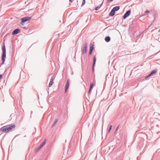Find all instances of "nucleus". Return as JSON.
<instances>
[{
  "mask_svg": "<svg viewBox=\"0 0 160 160\" xmlns=\"http://www.w3.org/2000/svg\"><path fill=\"white\" fill-rule=\"evenodd\" d=\"M15 127L14 124H10L2 127L0 128V130L3 132H8L14 128Z\"/></svg>",
  "mask_w": 160,
  "mask_h": 160,
  "instance_id": "obj_1",
  "label": "nucleus"
},
{
  "mask_svg": "<svg viewBox=\"0 0 160 160\" xmlns=\"http://www.w3.org/2000/svg\"><path fill=\"white\" fill-rule=\"evenodd\" d=\"M2 62L1 64V65H2L4 63L5 60V58L6 57V50L5 46L4 43L2 47Z\"/></svg>",
  "mask_w": 160,
  "mask_h": 160,
  "instance_id": "obj_2",
  "label": "nucleus"
},
{
  "mask_svg": "<svg viewBox=\"0 0 160 160\" xmlns=\"http://www.w3.org/2000/svg\"><path fill=\"white\" fill-rule=\"evenodd\" d=\"M32 17H26L23 18H22L21 19V21L20 22V24L21 25L23 24V23L26 22L30 20L31 19Z\"/></svg>",
  "mask_w": 160,
  "mask_h": 160,
  "instance_id": "obj_3",
  "label": "nucleus"
},
{
  "mask_svg": "<svg viewBox=\"0 0 160 160\" xmlns=\"http://www.w3.org/2000/svg\"><path fill=\"white\" fill-rule=\"evenodd\" d=\"M46 140H45L41 144V145L39 146V147L35 149V152H38L39 150L44 146V145L46 143Z\"/></svg>",
  "mask_w": 160,
  "mask_h": 160,
  "instance_id": "obj_4",
  "label": "nucleus"
},
{
  "mask_svg": "<svg viewBox=\"0 0 160 160\" xmlns=\"http://www.w3.org/2000/svg\"><path fill=\"white\" fill-rule=\"evenodd\" d=\"M87 44L86 43L84 44V48L82 51V54L86 53L87 52Z\"/></svg>",
  "mask_w": 160,
  "mask_h": 160,
  "instance_id": "obj_5",
  "label": "nucleus"
},
{
  "mask_svg": "<svg viewBox=\"0 0 160 160\" xmlns=\"http://www.w3.org/2000/svg\"><path fill=\"white\" fill-rule=\"evenodd\" d=\"M131 12V11L130 10L127 11L123 15V18L125 19L129 16Z\"/></svg>",
  "mask_w": 160,
  "mask_h": 160,
  "instance_id": "obj_6",
  "label": "nucleus"
},
{
  "mask_svg": "<svg viewBox=\"0 0 160 160\" xmlns=\"http://www.w3.org/2000/svg\"><path fill=\"white\" fill-rule=\"evenodd\" d=\"M69 80L68 79L66 83L65 86V92H66L67 91V90L69 87Z\"/></svg>",
  "mask_w": 160,
  "mask_h": 160,
  "instance_id": "obj_7",
  "label": "nucleus"
},
{
  "mask_svg": "<svg viewBox=\"0 0 160 160\" xmlns=\"http://www.w3.org/2000/svg\"><path fill=\"white\" fill-rule=\"evenodd\" d=\"M20 30L18 28H17L14 30L12 32V35H16L20 32Z\"/></svg>",
  "mask_w": 160,
  "mask_h": 160,
  "instance_id": "obj_8",
  "label": "nucleus"
},
{
  "mask_svg": "<svg viewBox=\"0 0 160 160\" xmlns=\"http://www.w3.org/2000/svg\"><path fill=\"white\" fill-rule=\"evenodd\" d=\"M96 61V58L94 56L93 57V63L92 64V71H93L94 70V65L95 63V62Z\"/></svg>",
  "mask_w": 160,
  "mask_h": 160,
  "instance_id": "obj_9",
  "label": "nucleus"
},
{
  "mask_svg": "<svg viewBox=\"0 0 160 160\" xmlns=\"http://www.w3.org/2000/svg\"><path fill=\"white\" fill-rule=\"evenodd\" d=\"M103 2H104V0H103V1H102V3L100 4L99 5H98V7H97L96 8H95V10H98L100 8V7L102 6V5H103Z\"/></svg>",
  "mask_w": 160,
  "mask_h": 160,
  "instance_id": "obj_10",
  "label": "nucleus"
},
{
  "mask_svg": "<svg viewBox=\"0 0 160 160\" xmlns=\"http://www.w3.org/2000/svg\"><path fill=\"white\" fill-rule=\"evenodd\" d=\"M115 11L112 9L110 13H109V15L110 16H113L115 14Z\"/></svg>",
  "mask_w": 160,
  "mask_h": 160,
  "instance_id": "obj_11",
  "label": "nucleus"
},
{
  "mask_svg": "<svg viewBox=\"0 0 160 160\" xmlns=\"http://www.w3.org/2000/svg\"><path fill=\"white\" fill-rule=\"evenodd\" d=\"M53 78H52L50 79V81L49 82V83L48 85L49 87H51L53 84Z\"/></svg>",
  "mask_w": 160,
  "mask_h": 160,
  "instance_id": "obj_12",
  "label": "nucleus"
},
{
  "mask_svg": "<svg viewBox=\"0 0 160 160\" xmlns=\"http://www.w3.org/2000/svg\"><path fill=\"white\" fill-rule=\"evenodd\" d=\"M111 40V38L109 36H107L105 38V40L106 42H109Z\"/></svg>",
  "mask_w": 160,
  "mask_h": 160,
  "instance_id": "obj_13",
  "label": "nucleus"
},
{
  "mask_svg": "<svg viewBox=\"0 0 160 160\" xmlns=\"http://www.w3.org/2000/svg\"><path fill=\"white\" fill-rule=\"evenodd\" d=\"M120 7L119 6H117L114 7L112 9L114 10V11H118Z\"/></svg>",
  "mask_w": 160,
  "mask_h": 160,
  "instance_id": "obj_14",
  "label": "nucleus"
},
{
  "mask_svg": "<svg viewBox=\"0 0 160 160\" xmlns=\"http://www.w3.org/2000/svg\"><path fill=\"white\" fill-rule=\"evenodd\" d=\"M90 49L91 50H93L94 49V45L93 44H91L90 45Z\"/></svg>",
  "mask_w": 160,
  "mask_h": 160,
  "instance_id": "obj_15",
  "label": "nucleus"
},
{
  "mask_svg": "<svg viewBox=\"0 0 160 160\" xmlns=\"http://www.w3.org/2000/svg\"><path fill=\"white\" fill-rule=\"evenodd\" d=\"M58 121V119H55V121H54L53 124L52 125V127H53L56 124V123Z\"/></svg>",
  "mask_w": 160,
  "mask_h": 160,
  "instance_id": "obj_16",
  "label": "nucleus"
},
{
  "mask_svg": "<svg viewBox=\"0 0 160 160\" xmlns=\"http://www.w3.org/2000/svg\"><path fill=\"white\" fill-rule=\"evenodd\" d=\"M157 72V70H154L152 71L150 73L151 74L150 75H152L153 74L155 73H156Z\"/></svg>",
  "mask_w": 160,
  "mask_h": 160,
  "instance_id": "obj_17",
  "label": "nucleus"
},
{
  "mask_svg": "<svg viewBox=\"0 0 160 160\" xmlns=\"http://www.w3.org/2000/svg\"><path fill=\"white\" fill-rule=\"evenodd\" d=\"M112 125H110V126L109 127L108 130V133H109L110 132L111 130L112 129Z\"/></svg>",
  "mask_w": 160,
  "mask_h": 160,
  "instance_id": "obj_18",
  "label": "nucleus"
},
{
  "mask_svg": "<svg viewBox=\"0 0 160 160\" xmlns=\"http://www.w3.org/2000/svg\"><path fill=\"white\" fill-rule=\"evenodd\" d=\"M93 86V83H90V89H92V88Z\"/></svg>",
  "mask_w": 160,
  "mask_h": 160,
  "instance_id": "obj_19",
  "label": "nucleus"
},
{
  "mask_svg": "<svg viewBox=\"0 0 160 160\" xmlns=\"http://www.w3.org/2000/svg\"><path fill=\"white\" fill-rule=\"evenodd\" d=\"M85 0H83L81 6H83L85 4Z\"/></svg>",
  "mask_w": 160,
  "mask_h": 160,
  "instance_id": "obj_20",
  "label": "nucleus"
},
{
  "mask_svg": "<svg viewBox=\"0 0 160 160\" xmlns=\"http://www.w3.org/2000/svg\"><path fill=\"white\" fill-rule=\"evenodd\" d=\"M151 74L150 73L149 75H148V76H146V77H145V78H148V77H149L150 76H151L152 75H150Z\"/></svg>",
  "mask_w": 160,
  "mask_h": 160,
  "instance_id": "obj_21",
  "label": "nucleus"
},
{
  "mask_svg": "<svg viewBox=\"0 0 160 160\" xmlns=\"http://www.w3.org/2000/svg\"><path fill=\"white\" fill-rule=\"evenodd\" d=\"M119 125H118V127H117V128H116V130H115V131H116H116H117L118 130V128H119Z\"/></svg>",
  "mask_w": 160,
  "mask_h": 160,
  "instance_id": "obj_22",
  "label": "nucleus"
},
{
  "mask_svg": "<svg viewBox=\"0 0 160 160\" xmlns=\"http://www.w3.org/2000/svg\"><path fill=\"white\" fill-rule=\"evenodd\" d=\"M149 11L148 10H147L145 11L146 13H149Z\"/></svg>",
  "mask_w": 160,
  "mask_h": 160,
  "instance_id": "obj_23",
  "label": "nucleus"
},
{
  "mask_svg": "<svg viewBox=\"0 0 160 160\" xmlns=\"http://www.w3.org/2000/svg\"><path fill=\"white\" fill-rule=\"evenodd\" d=\"M91 89H90V88H89V91H88V94H89L91 91Z\"/></svg>",
  "mask_w": 160,
  "mask_h": 160,
  "instance_id": "obj_24",
  "label": "nucleus"
},
{
  "mask_svg": "<svg viewBox=\"0 0 160 160\" xmlns=\"http://www.w3.org/2000/svg\"><path fill=\"white\" fill-rule=\"evenodd\" d=\"M2 75L1 74L0 75V80L2 78Z\"/></svg>",
  "mask_w": 160,
  "mask_h": 160,
  "instance_id": "obj_25",
  "label": "nucleus"
},
{
  "mask_svg": "<svg viewBox=\"0 0 160 160\" xmlns=\"http://www.w3.org/2000/svg\"><path fill=\"white\" fill-rule=\"evenodd\" d=\"M92 52L90 51L89 52V55H91L92 54Z\"/></svg>",
  "mask_w": 160,
  "mask_h": 160,
  "instance_id": "obj_26",
  "label": "nucleus"
},
{
  "mask_svg": "<svg viewBox=\"0 0 160 160\" xmlns=\"http://www.w3.org/2000/svg\"><path fill=\"white\" fill-rule=\"evenodd\" d=\"M92 51H93L92 50H91L90 49H89V51L92 52Z\"/></svg>",
  "mask_w": 160,
  "mask_h": 160,
  "instance_id": "obj_27",
  "label": "nucleus"
},
{
  "mask_svg": "<svg viewBox=\"0 0 160 160\" xmlns=\"http://www.w3.org/2000/svg\"><path fill=\"white\" fill-rule=\"evenodd\" d=\"M69 1L70 2H72V0H69Z\"/></svg>",
  "mask_w": 160,
  "mask_h": 160,
  "instance_id": "obj_28",
  "label": "nucleus"
}]
</instances>
